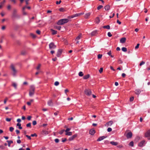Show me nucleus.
Instances as JSON below:
<instances>
[{
    "instance_id": "nucleus-1",
    "label": "nucleus",
    "mask_w": 150,
    "mask_h": 150,
    "mask_svg": "<svg viewBox=\"0 0 150 150\" xmlns=\"http://www.w3.org/2000/svg\"><path fill=\"white\" fill-rule=\"evenodd\" d=\"M17 10L16 8H14L11 17L13 18H19L20 16L17 14Z\"/></svg>"
},
{
    "instance_id": "nucleus-2",
    "label": "nucleus",
    "mask_w": 150,
    "mask_h": 150,
    "mask_svg": "<svg viewBox=\"0 0 150 150\" xmlns=\"http://www.w3.org/2000/svg\"><path fill=\"white\" fill-rule=\"evenodd\" d=\"M69 20L67 19H63L59 20L57 23L58 25H62L68 22Z\"/></svg>"
},
{
    "instance_id": "nucleus-3",
    "label": "nucleus",
    "mask_w": 150,
    "mask_h": 150,
    "mask_svg": "<svg viewBox=\"0 0 150 150\" xmlns=\"http://www.w3.org/2000/svg\"><path fill=\"white\" fill-rule=\"evenodd\" d=\"M35 87L33 86H30L29 93V95L30 96H31L34 95L35 92Z\"/></svg>"
},
{
    "instance_id": "nucleus-4",
    "label": "nucleus",
    "mask_w": 150,
    "mask_h": 150,
    "mask_svg": "<svg viewBox=\"0 0 150 150\" xmlns=\"http://www.w3.org/2000/svg\"><path fill=\"white\" fill-rule=\"evenodd\" d=\"M10 67L13 71V75L14 76H15L17 72V71L14 65L13 64H12L10 66Z\"/></svg>"
},
{
    "instance_id": "nucleus-5",
    "label": "nucleus",
    "mask_w": 150,
    "mask_h": 150,
    "mask_svg": "<svg viewBox=\"0 0 150 150\" xmlns=\"http://www.w3.org/2000/svg\"><path fill=\"white\" fill-rule=\"evenodd\" d=\"M84 93L87 96H90L92 93L91 90L89 89H85L84 90Z\"/></svg>"
},
{
    "instance_id": "nucleus-6",
    "label": "nucleus",
    "mask_w": 150,
    "mask_h": 150,
    "mask_svg": "<svg viewBox=\"0 0 150 150\" xmlns=\"http://www.w3.org/2000/svg\"><path fill=\"white\" fill-rule=\"evenodd\" d=\"M49 47L50 49H52L55 48L56 46L53 42H52L49 44Z\"/></svg>"
},
{
    "instance_id": "nucleus-7",
    "label": "nucleus",
    "mask_w": 150,
    "mask_h": 150,
    "mask_svg": "<svg viewBox=\"0 0 150 150\" xmlns=\"http://www.w3.org/2000/svg\"><path fill=\"white\" fill-rule=\"evenodd\" d=\"M144 136L146 137H150V129L148 130L145 134Z\"/></svg>"
},
{
    "instance_id": "nucleus-8",
    "label": "nucleus",
    "mask_w": 150,
    "mask_h": 150,
    "mask_svg": "<svg viewBox=\"0 0 150 150\" xmlns=\"http://www.w3.org/2000/svg\"><path fill=\"white\" fill-rule=\"evenodd\" d=\"M132 135V133L131 132H128L126 135V137L127 138H131Z\"/></svg>"
},
{
    "instance_id": "nucleus-9",
    "label": "nucleus",
    "mask_w": 150,
    "mask_h": 150,
    "mask_svg": "<svg viewBox=\"0 0 150 150\" xmlns=\"http://www.w3.org/2000/svg\"><path fill=\"white\" fill-rule=\"evenodd\" d=\"M62 52V50L60 49H59L57 53V57H59L61 55Z\"/></svg>"
},
{
    "instance_id": "nucleus-10",
    "label": "nucleus",
    "mask_w": 150,
    "mask_h": 150,
    "mask_svg": "<svg viewBox=\"0 0 150 150\" xmlns=\"http://www.w3.org/2000/svg\"><path fill=\"white\" fill-rule=\"evenodd\" d=\"M126 40V39L125 38H122L120 40V42L121 43H124L125 42Z\"/></svg>"
},
{
    "instance_id": "nucleus-11",
    "label": "nucleus",
    "mask_w": 150,
    "mask_h": 150,
    "mask_svg": "<svg viewBox=\"0 0 150 150\" xmlns=\"http://www.w3.org/2000/svg\"><path fill=\"white\" fill-rule=\"evenodd\" d=\"M96 131L94 129H92L90 130L89 134L91 135H93L95 133Z\"/></svg>"
},
{
    "instance_id": "nucleus-12",
    "label": "nucleus",
    "mask_w": 150,
    "mask_h": 150,
    "mask_svg": "<svg viewBox=\"0 0 150 150\" xmlns=\"http://www.w3.org/2000/svg\"><path fill=\"white\" fill-rule=\"evenodd\" d=\"M107 137L106 136H103L100 137L97 140V141H100L103 140L104 139Z\"/></svg>"
},
{
    "instance_id": "nucleus-13",
    "label": "nucleus",
    "mask_w": 150,
    "mask_h": 150,
    "mask_svg": "<svg viewBox=\"0 0 150 150\" xmlns=\"http://www.w3.org/2000/svg\"><path fill=\"white\" fill-rule=\"evenodd\" d=\"M145 140H142L141 141L139 144V146L140 147H142L145 143Z\"/></svg>"
},
{
    "instance_id": "nucleus-14",
    "label": "nucleus",
    "mask_w": 150,
    "mask_h": 150,
    "mask_svg": "<svg viewBox=\"0 0 150 150\" xmlns=\"http://www.w3.org/2000/svg\"><path fill=\"white\" fill-rule=\"evenodd\" d=\"M77 136V134H76L73 136H72V137H70L69 140V141H71L72 140H73L74 138H75Z\"/></svg>"
},
{
    "instance_id": "nucleus-15",
    "label": "nucleus",
    "mask_w": 150,
    "mask_h": 150,
    "mask_svg": "<svg viewBox=\"0 0 150 150\" xmlns=\"http://www.w3.org/2000/svg\"><path fill=\"white\" fill-rule=\"evenodd\" d=\"M82 14V13H78V14H76L74 15H73L71 16H69V18H73L75 17H77L78 16H79L81 15Z\"/></svg>"
},
{
    "instance_id": "nucleus-16",
    "label": "nucleus",
    "mask_w": 150,
    "mask_h": 150,
    "mask_svg": "<svg viewBox=\"0 0 150 150\" xmlns=\"http://www.w3.org/2000/svg\"><path fill=\"white\" fill-rule=\"evenodd\" d=\"M113 123V122L112 121H110L108 122H107L106 125H105V126H111Z\"/></svg>"
},
{
    "instance_id": "nucleus-17",
    "label": "nucleus",
    "mask_w": 150,
    "mask_h": 150,
    "mask_svg": "<svg viewBox=\"0 0 150 150\" xmlns=\"http://www.w3.org/2000/svg\"><path fill=\"white\" fill-rule=\"evenodd\" d=\"M48 105L49 106H52L53 105V102L52 100H49L47 102Z\"/></svg>"
},
{
    "instance_id": "nucleus-18",
    "label": "nucleus",
    "mask_w": 150,
    "mask_h": 150,
    "mask_svg": "<svg viewBox=\"0 0 150 150\" xmlns=\"http://www.w3.org/2000/svg\"><path fill=\"white\" fill-rule=\"evenodd\" d=\"M97 33V31L96 30H95V31L92 32L91 33V35L92 36H95L96 35V34Z\"/></svg>"
},
{
    "instance_id": "nucleus-19",
    "label": "nucleus",
    "mask_w": 150,
    "mask_h": 150,
    "mask_svg": "<svg viewBox=\"0 0 150 150\" xmlns=\"http://www.w3.org/2000/svg\"><path fill=\"white\" fill-rule=\"evenodd\" d=\"M141 92V90L139 89H137L135 90V93L139 95Z\"/></svg>"
},
{
    "instance_id": "nucleus-20",
    "label": "nucleus",
    "mask_w": 150,
    "mask_h": 150,
    "mask_svg": "<svg viewBox=\"0 0 150 150\" xmlns=\"http://www.w3.org/2000/svg\"><path fill=\"white\" fill-rule=\"evenodd\" d=\"M104 8L105 10L108 11L110 9V6L109 5H107L105 6Z\"/></svg>"
},
{
    "instance_id": "nucleus-21",
    "label": "nucleus",
    "mask_w": 150,
    "mask_h": 150,
    "mask_svg": "<svg viewBox=\"0 0 150 150\" xmlns=\"http://www.w3.org/2000/svg\"><path fill=\"white\" fill-rule=\"evenodd\" d=\"M110 144L112 145L116 146L118 144V143L117 142H115L114 141H111L110 142Z\"/></svg>"
},
{
    "instance_id": "nucleus-22",
    "label": "nucleus",
    "mask_w": 150,
    "mask_h": 150,
    "mask_svg": "<svg viewBox=\"0 0 150 150\" xmlns=\"http://www.w3.org/2000/svg\"><path fill=\"white\" fill-rule=\"evenodd\" d=\"M90 75L89 74H88L87 75H85L83 77V79H88L90 77Z\"/></svg>"
},
{
    "instance_id": "nucleus-23",
    "label": "nucleus",
    "mask_w": 150,
    "mask_h": 150,
    "mask_svg": "<svg viewBox=\"0 0 150 150\" xmlns=\"http://www.w3.org/2000/svg\"><path fill=\"white\" fill-rule=\"evenodd\" d=\"M51 30L52 32V35H55L57 33V31L56 30H55L52 29H51Z\"/></svg>"
},
{
    "instance_id": "nucleus-24",
    "label": "nucleus",
    "mask_w": 150,
    "mask_h": 150,
    "mask_svg": "<svg viewBox=\"0 0 150 150\" xmlns=\"http://www.w3.org/2000/svg\"><path fill=\"white\" fill-rule=\"evenodd\" d=\"M91 13H88L85 14V18H88L89 16L90 15Z\"/></svg>"
},
{
    "instance_id": "nucleus-25",
    "label": "nucleus",
    "mask_w": 150,
    "mask_h": 150,
    "mask_svg": "<svg viewBox=\"0 0 150 150\" xmlns=\"http://www.w3.org/2000/svg\"><path fill=\"white\" fill-rule=\"evenodd\" d=\"M107 54L108 55L110 56L111 57H113L114 56L112 55L111 54V50H110L107 53Z\"/></svg>"
},
{
    "instance_id": "nucleus-26",
    "label": "nucleus",
    "mask_w": 150,
    "mask_h": 150,
    "mask_svg": "<svg viewBox=\"0 0 150 150\" xmlns=\"http://www.w3.org/2000/svg\"><path fill=\"white\" fill-rule=\"evenodd\" d=\"M82 37V34L81 33H80L79 35L76 38V40H79Z\"/></svg>"
},
{
    "instance_id": "nucleus-27",
    "label": "nucleus",
    "mask_w": 150,
    "mask_h": 150,
    "mask_svg": "<svg viewBox=\"0 0 150 150\" xmlns=\"http://www.w3.org/2000/svg\"><path fill=\"white\" fill-rule=\"evenodd\" d=\"M103 28H106L108 29H110V27L109 25H107L103 26Z\"/></svg>"
},
{
    "instance_id": "nucleus-28",
    "label": "nucleus",
    "mask_w": 150,
    "mask_h": 150,
    "mask_svg": "<svg viewBox=\"0 0 150 150\" xmlns=\"http://www.w3.org/2000/svg\"><path fill=\"white\" fill-rule=\"evenodd\" d=\"M95 21L96 23H99L100 21L99 18L98 17H97V18H96L95 20Z\"/></svg>"
},
{
    "instance_id": "nucleus-29",
    "label": "nucleus",
    "mask_w": 150,
    "mask_h": 150,
    "mask_svg": "<svg viewBox=\"0 0 150 150\" xmlns=\"http://www.w3.org/2000/svg\"><path fill=\"white\" fill-rule=\"evenodd\" d=\"M7 142H8V146L9 147H10V144L13 143V142L12 140H10V141L8 140V141H7Z\"/></svg>"
},
{
    "instance_id": "nucleus-30",
    "label": "nucleus",
    "mask_w": 150,
    "mask_h": 150,
    "mask_svg": "<svg viewBox=\"0 0 150 150\" xmlns=\"http://www.w3.org/2000/svg\"><path fill=\"white\" fill-rule=\"evenodd\" d=\"M65 134L67 135L71 136L72 134V133L71 132H66Z\"/></svg>"
},
{
    "instance_id": "nucleus-31",
    "label": "nucleus",
    "mask_w": 150,
    "mask_h": 150,
    "mask_svg": "<svg viewBox=\"0 0 150 150\" xmlns=\"http://www.w3.org/2000/svg\"><path fill=\"white\" fill-rule=\"evenodd\" d=\"M21 124H20V123H18L17 124V126H18L19 127L18 128L20 129H22V127L21 126Z\"/></svg>"
},
{
    "instance_id": "nucleus-32",
    "label": "nucleus",
    "mask_w": 150,
    "mask_h": 150,
    "mask_svg": "<svg viewBox=\"0 0 150 150\" xmlns=\"http://www.w3.org/2000/svg\"><path fill=\"white\" fill-rule=\"evenodd\" d=\"M54 28L56 29H57L59 30H60L61 28L60 26H55Z\"/></svg>"
},
{
    "instance_id": "nucleus-33",
    "label": "nucleus",
    "mask_w": 150,
    "mask_h": 150,
    "mask_svg": "<svg viewBox=\"0 0 150 150\" xmlns=\"http://www.w3.org/2000/svg\"><path fill=\"white\" fill-rule=\"evenodd\" d=\"M122 50L124 52H126L127 51V50L126 48L125 47H123L122 48Z\"/></svg>"
},
{
    "instance_id": "nucleus-34",
    "label": "nucleus",
    "mask_w": 150,
    "mask_h": 150,
    "mask_svg": "<svg viewBox=\"0 0 150 150\" xmlns=\"http://www.w3.org/2000/svg\"><path fill=\"white\" fill-rule=\"evenodd\" d=\"M26 54V51L23 50L21 52V54L22 55H25Z\"/></svg>"
},
{
    "instance_id": "nucleus-35",
    "label": "nucleus",
    "mask_w": 150,
    "mask_h": 150,
    "mask_svg": "<svg viewBox=\"0 0 150 150\" xmlns=\"http://www.w3.org/2000/svg\"><path fill=\"white\" fill-rule=\"evenodd\" d=\"M79 75L80 76H82L83 75V74L82 72V71H80L79 73Z\"/></svg>"
},
{
    "instance_id": "nucleus-36",
    "label": "nucleus",
    "mask_w": 150,
    "mask_h": 150,
    "mask_svg": "<svg viewBox=\"0 0 150 150\" xmlns=\"http://www.w3.org/2000/svg\"><path fill=\"white\" fill-rule=\"evenodd\" d=\"M59 11L61 12H64L65 10L63 8H61L59 9Z\"/></svg>"
},
{
    "instance_id": "nucleus-37",
    "label": "nucleus",
    "mask_w": 150,
    "mask_h": 150,
    "mask_svg": "<svg viewBox=\"0 0 150 150\" xmlns=\"http://www.w3.org/2000/svg\"><path fill=\"white\" fill-rule=\"evenodd\" d=\"M129 145L131 146H134V142L133 141L131 142L129 144Z\"/></svg>"
},
{
    "instance_id": "nucleus-38",
    "label": "nucleus",
    "mask_w": 150,
    "mask_h": 150,
    "mask_svg": "<svg viewBox=\"0 0 150 150\" xmlns=\"http://www.w3.org/2000/svg\"><path fill=\"white\" fill-rule=\"evenodd\" d=\"M13 86L15 88H17V84L15 83H13L12 84Z\"/></svg>"
},
{
    "instance_id": "nucleus-39",
    "label": "nucleus",
    "mask_w": 150,
    "mask_h": 150,
    "mask_svg": "<svg viewBox=\"0 0 150 150\" xmlns=\"http://www.w3.org/2000/svg\"><path fill=\"white\" fill-rule=\"evenodd\" d=\"M102 57V54H99L98 55V59H101Z\"/></svg>"
},
{
    "instance_id": "nucleus-40",
    "label": "nucleus",
    "mask_w": 150,
    "mask_h": 150,
    "mask_svg": "<svg viewBox=\"0 0 150 150\" xmlns=\"http://www.w3.org/2000/svg\"><path fill=\"white\" fill-rule=\"evenodd\" d=\"M145 62L143 61H142L139 64V66H142V65L144 64H145Z\"/></svg>"
},
{
    "instance_id": "nucleus-41",
    "label": "nucleus",
    "mask_w": 150,
    "mask_h": 150,
    "mask_svg": "<svg viewBox=\"0 0 150 150\" xmlns=\"http://www.w3.org/2000/svg\"><path fill=\"white\" fill-rule=\"evenodd\" d=\"M59 84V83L58 81H56L54 83V85L55 86H57Z\"/></svg>"
},
{
    "instance_id": "nucleus-42",
    "label": "nucleus",
    "mask_w": 150,
    "mask_h": 150,
    "mask_svg": "<svg viewBox=\"0 0 150 150\" xmlns=\"http://www.w3.org/2000/svg\"><path fill=\"white\" fill-rule=\"evenodd\" d=\"M103 7V6L102 5H100L99 6H98L97 7V9L98 10H99L101 8Z\"/></svg>"
},
{
    "instance_id": "nucleus-43",
    "label": "nucleus",
    "mask_w": 150,
    "mask_h": 150,
    "mask_svg": "<svg viewBox=\"0 0 150 150\" xmlns=\"http://www.w3.org/2000/svg\"><path fill=\"white\" fill-rule=\"evenodd\" d=\"M65 130L64 129H63L62 130H61V131H60L59 132V133L61 134H62L64 132V131Z\"/></svg>"
},
{
    "instance_id": "nucleus-44",
    "label": "nucleus",
    "mask_w": 150,
    "mask_h": 150,
    "mask_svg": "<svg viewBox=\"0 0 150 150\" xmlns=\"http://www.w3.org/2000/svg\"><path fill=\"white\" fill-rule=\"evenodd\" d=\"M30 35L33 38H35L36 37L35 35L33 33L30 34Z\"/></svg>"
},
{
    "instance_id": "nucleus-45",
    "label": "nucleus",
    "mask_w": 150,
    "mask_h": 150,
    "mask_svg": "<svg viewBox=\"0 0 150 150\" xmlns=\"http://www.w3.org/2000/svg\"><path fill=\"white\" fill-rule=\"evenodd\" d=\"M103 68H101L100 70H99V72L100 73H102L103 72Z\"/></svg>"
},
{
    "instance_id": "nucleus-46",
    "label": "nucleus",
    "mask_w": 150,
    "mask_h": 150,
    "mask_svg": "<svg viewBox=\"0 0 150 150\" xmlns=\"http://www.w3.org/2000/svg\"><path fill=\"white\" fill-rule=\"evenodd\" d=\"M123 146L122 145H119L117 146V147L119 149H121L123 147Z\"/></svg>"
},
{
    "instance_id": "nucleus-47",
    "label": "nucleus",
    "mask_w": 150,
    "mask_h": 150,
    "mask_svg": "<svg viewBox=\"0 0 150 150\" xmlns=\"http://www.w3.org/2000/svg\"><path fill=\"white\" fill-rule=\"evenodd\" d=\"M14 129V128L12 127H11L9 128V130L11 132H12Z\"/></svg>"
},
{
    "instance_id": "nucleus-48",
    "label": "nucleus",
    "mask_w": 150,
    "mask_h": 150,
    "mask_svg": "<svg viewBox=\"0 0 150 150\" xmlns=\"http://www.w3.org/2000/svg\"><path fill=\"white\" fill-rule=\"evenodd\" d=\"M41 67V64H39L38 65V66L36 67V69L37 70H39L40 69V68Z\"/></svg>"
},
{
    "instance_id": "nucleus-49",
    "label": "nucleus",
    "mask_w": 150,
    "mask_h": 150,
    "mask_svg": "<svg viewBox=\"0 0 150 150\" xmlns=\"http://www.w3.org/2000/svg\"><path fill=\"white\" fill-rule=\"evenodd\" d=\"M7 9L8 10H10L11 8V6L10 5H8L7 7Z\"/></svg>"
},
{
    "instance_id": "nucleus-50",
    "label": "nucleus",
    "mask_w": 150,
    "mask_h": 150,
    "mask_svg": "<svg viewBox=\"0 0 150 150\" xmlns=\"http://www.w3.org/2000/svg\"><path fill=\"white\" fill-rule=\"evenodd\" d=\"M6 120L7 122H10L11 121V118H6Z\"/></svg>"
},
{
    "instance_id": "nucleus-51",
    "label": "nucleus",
    "mask_w": 150,
    "mask_h": 150,
    "mask_svg": "<svg viewBox=\"0 0 150 150\" xmlns=\"http://www.w3.org/2000/svg\"><path fill=\"white\" fill-rule=\"evenodd\" d=\"M108 35L109 37H111L112 36V34H111L110 32H108Z\"/></svg>"
},
{
    "instance_id": "nucleus-52",
    "label": "nucleus",
    "mask_w": 150,
    "mask_h": 150,
    "mask_svg": "<svg viewBox=\"0 0 150 150\" xmlns=\"http://www.w3.org/2000/svg\"><path fill=\"white\" fill-rule=\"evenodd\" d=\"M37 124V122L36 121L34 120L33 122V125H35Z\"/></svg>"
},
{
    "instance_id": "nucleus-53",
    "label": "nucleus",
    "mask_w": 150,
    "mask_h": 150,
    "mask_svg": "<svg viewBox=\"0 0 150 150\" xmlns=\"http://www.w3.org/2000/svg\"><path fill=\"white\" fill-rule=\"evenodd\" d=\"M112 130V129L110 127H109L107 129V131L108 132H110Z\"/></svg>"
},
{
    "instance_id": "nucleus-54",
    "label": "nucleus",
    "mask_w": 150,
    "mask_h": 150,
    "mask_svg": "<svg viewBox=\"0 0 150 150\" xmlns=\"http://www.w3.org/2000/svg\"><path fill=\"white\" fill-rule=\"evenodd\" d=\"M31 124L30 123H29L27 124L26 125V126L28 127H31Z\"/></svg>"
},
{
    "instance_id": "nucleus-55",
    "label": "nucleus",
    "mask_w": 150,
    "mask_h": 150,
    "mask_svg": "<svg viewBox=\"0 0 150 150\" xmlns=\"http://www.w3.org/2000/svg\"><path fill=\"white\" fill-rule=\"evenodd\" d=\"M134 99V97H131L130 98L129 100L130 101H132Z\"/></svg>"
},
{
    "instance_id": "nucleus-56",
    "label": "nucleus",
    "mask_w": 150,
    "mask_h": 150,
    "mask_svg": "<svg viewBox=\"0 0 150 150\" xmlns=\"http://www.w3.org/2000/svg\"><path fill=\"white\" fill-rule=\"evenodd\" d=\"M62 142H65L67 140V139L66 138H62Z\"/></svg>"
},
{
    "instance_id": "nucleus-57",
    "label": "nucleus",
    "mask_w": 150,
    "mask_h": 150,
    "mask_svg": "<svg viewBox=\"0 0 150 150\" xmlns=\"http://www.w3.org/2000/svg\"><path fill=\"white\" fill-rule=\"evenodd\" d=\"M118 62L119 64H122V62L120 59L118 60Z\"/></svg>"
},
{
    "instance_id": "nucleus-58",
    "label": "nucleus",
    "mask_w": 150,
    "mask_h": 150,
    "mask_svg": "<svg viewBox=\"0 0 150 150\" xmlns=\"http://www.w3.org/2000/svg\"><path fill=\"white\" fill-rule=\"evenodd\" d=\"M0 148L1 149H5V147L3 145H1L0 146Z\"/></svg>"
},
{
    "instance_id": "nucleus-59",
    "label": "nucleus",
    "mask_w": 150,
    "mask_h": 150,
    "mask_svg": "<svg viewBox=\"0 0 150 150\" xmlns=\"http://www.w3.org/2000/svg\"><path fill=\"white\" fill-rule=\"evenodd\" d=\"M31 136L32 137H37V135L35 133H34V134H31Z\"/></svg>"
},
{
    "instance_id": "nucleus-60",
    "label": "nucleus",
    "mask_w": 150,
    "mask_h": 150,
    "mask_svg": "<svg viewBox=\"0 0 150 150\" xmlns=\"http://www.w3.org/2000/svg\"><path fill=\"white\" fill-rule=\"evenodd\" d=\"M139 43L137 44V45L135 47V49H138L139 47Z\"/></svg>"
},
{
    "instance_id": "nucleus-61",
    "label": "nucleus",
    "mask_w": 150,
    "mask_h": 150,
    "mask_svg": "<svg viewBox=\"0 0 150 150\" xmlns=\"http://www.w3.org/2000/svg\"><path fill=\"white\" fill-rule=\"evenodd\" d=\"M8 100V99L7 98H5V99H4V104H6V102L7 100Z\"/></svg>"
},
{
    "instance_id": "nucleus-62",
    "label": "nucleus",
    "mask_w": 150,
    "mask_h": 150,
    "mask_svg": "<svg viewBox=\"0 0 150 150\" xmlns=\"http://www.w3.org/2000/svg\"><path fill=\"white\" fill-rule=\"evenodd\" d=\"M31 118H32V117L31 116H28V117H27V119L28 120H31Z\"/></svg>"
},
{
    "instance_id": "nucleus-63",
    "label": "nucleus",
    "mask_w": 150,
    "mask_h": 150,
    "mask_svg": "<svg viewBox=\"0 0 150 150\" xmlns=\"http://www.w3.org/2000/svg\"><path fill=\"white\" fill-rule=\"evenodd\" d=\"M61 2H62V1L61 0H60L59 1H57L56 2V4H59L61 3Z\"/></svg>"
},
{
    "instance_id": "nucleus-64",
    "label": "nucleus",
    "mask_w": 150,
    "mask_h": 150,
    "mask_svg": "<svg viewBox=\"0 0 150 150\" xmlns=\"http://www.w3.org/2000/svg\"><path fill=\"white\" fill-rule=\"evenodd\" d=\"M26 137L28 138L29 139H31V138L30 136H28V135H26Z\"/></svg>"
}]
</instances>
